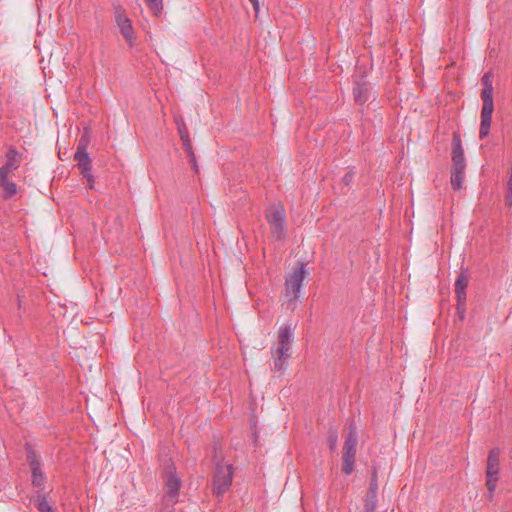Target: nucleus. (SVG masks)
Wrapping results in <instances>:
<instances>
[{
  "label": "nucleus",
  "mask_w": 512,
  "mask_h": 512,
  "mask_svg": "<svg viewBox=\"0 0 512 512\" xmlns=\"http://www.w3.org/2000/svg\"><path fill=\"white\" fill-rule=\"evenodd\" d=\"M294 340V332L291 324H284L278 331L276 347L271 348L273 370L283 372L288 366L291 357V347Z\"/></svg>",
  "instance_id": "f257e3e1"
},
{
  "label": "nucleus",
  "mask_w": 512,
  "mask_h": 512,
  "mask_svg": "<svg viewBox=\"0 0 512 512\" xmlns=\"http://www.w3.org/2000/svg\"><path fill=\"white\" fill-rule=\"evenodd\" d=\"M491 78H492L491 73L487 72L482 76V79H481L484 87L481 92L483 106H482V110H481V123H480V129H479L480 139H484L489 135L491 122H492V114L494 111L493 85H492Z\"/></svg>",
  "instance_id": "f03ea898"
},
{
  "label": "nucleus",
  "mask_w": 512,
  "mask_h": 512,
  "mask_svg": "<svg viewBox=\"0 0 512 512\" xmlns=\"http://www.w3.org/2000/svg\"><path fill=\"white\" fill-rule=\"evenodd\" d=\"M357 445V429L351 424L348 428L342 450V472L346 475H350L354 470Z\"/></svg>",
  "instance_id": "7ed1b4c3"
},
{
  "label": "nucleus",
  "mask_w": 512,
  "mask_h": 512,
  "mask_svg": "<svg viewBox=\"0 0 512 512\" xmlns=\"http://www.w3.org/2000/svg\"><path fill=\"white\" fill-rule=\"evenodd\" d=\"M234 475V467L232 464L216 465L213 475V495L217 498L222 497L231 487Z\"/></svg>",
  "instance_id": "20e7f679"
},
{
  "label": "nucleus",
  "mask_w": 512,
  "mask_h": 512,
  "mask_svg": "<svg viewBox=\"0 0 512 512\" xmlns=\"http://www.w3.org/2000/svg\"><path fill=\"white\" fill-rule=\"evenodd\" d=\"M500 449L495 447L488 453L486 463V487L489 492V499L493 498L497 487L500 473Z\"/></svg>",
  "instance_id": "39448f33"
},
{
  "label": "nucleus",
  "mask_w": 512,
  "mask_h": 512,
  "mask_svg": "<svg viewBox=\"0 0 512 512\" xmlns=\"http://www.w3.org/2000/svg\"><path fill=\"white\" fill-rule=\"evenodd\" d=\"M305 268L304 264L301 263L300 266L292 271L289 276L286 278L285 289L286 296L289 294L292 295L290 300H295L298 297V293L300 292L302 282L305 278Z\"/></svg>",
  "instance_id": "423d86ee"
},
{
  "label": "nucleus",
  "mask_w": 512,
  "mask_h": 512,
  "mask_svg": "<svg viewBox=\"0 0 512 512\" xmlns=\"http://www.w3.org/2000/svg\"><path fill=\"white\" fill-rule=\"evenodd\" d=\"M115 21L125 40L132 45L134 39V31L131 20L125 15L124 10L120 6L115 7Z\"/></svg>",
  "instance_id": "0eeeda50"
},
{
  "label": "nucleus",
  "mask_w": 512,
  "mask_h": 512,
  "mask_svg": "<svg viewBox=\"0 0 512 512\" xmlns=\"http://www.w3.org/2000/svg\"><path fill=\"white\" fill-rule=\"evenodd\" d=\"M469 282V276L464 271H462L456 282H455V294L457 297V309L458 313L460 314L461 318L464 314V306L466 302V288L468 286Z\"/></svg>",
  "instance_id": "6e6552de"
},
{
  "label": "nucleus",
  "mask_w": 512,
  "mask_h": 512,
  "mask_svg": "<svg viewBox=\"0 0 512 512\" xmlns=\"http://www.w3.org/2000/svg\"><path fill=\"white\" fill-rule=\"evenodd\" d=\"M371 84L364 75L354 80L353 96L357 104L362 105L369 100Z\"/></svg>",
  "instance_id": "1a4fd4ad"
},
{
  "label": "nucleus",
  "mask_w": 512,
  "mask_h": 512,
  "mask_svg": "<svg viewBox=\"0 0 512 512\" xmlns=\"http://www.w3.org/2000/svg\"><path fill=\"white\" fill-rule=\"evenodd\" d=\"M452 167L457 168H466V161L464 156V149L462 146V141L460 134L458 132H454L452 135Z\"/></svg>",
  "instance_id": "9d476101"
},
{
  "label": "nucleus",
  "mask_w": 512,
  "mask_h": 512,
  "mask_svg": "<svg viewBox=\"0 0 512 512\" xmlns=\"http://www.w3.org/2000/svg\"><path fill=\"white\" fill-rule=\"evenodd\" d=\"M14 174L0 172V189L1 198L3 200H9L14 198L18 193V186L12 180Z\"/></svg>",
  "instance_id": "9b49d317"
},
{
  "label": "nucleus",
  "mask_w": 512,
  "mask_h": 512,
  "mask_svg": "<svg viewBox=\"0 0 512 512\" xmlns=\"http://www.w3.org/2000/svg\"><path fill=\"white\" fill-rule=\"evenodd\" d=\"M6 162L0 167V172L14 174L22 162V154L15 148L10 147L5 153Z\"/></svg>",
  "instance_id": "f8f14e48"
},
{
  "label": "nucleus",
  "mask_w": 512,
  "mask_h": 512,
  "mask_svg": "<svg viewBox=\"0 0 512 512\" xmlns=\"http://www.w3.org/2000/svg\"><path fill=\"white\" fill-rule=\"evenodd\" d=\"M166 492L164 495L165 501L177 502L179 496V489L181 487V480L172 471H166Z\"/></svg>",
  "instance_id": "ddd939ff"
},
{
  "label": "nucleus",
  "mask_w": 512,
  "mask_h": 512,
  "mask_svg": "<svg viewBox=\"0 0 512 512\" xmlns=\"http://www.w3.org/2000/svg\"><path fill=\"white\" fill-rule=\"evenodd\" d=\"M74 160L81 169V173L91 171V158L86 151V143L83 142V139L80 140L77 146V150L74 154Z\"/></svg>",
  "instance_id": "4468645a"
},
{
  "label": "nucleus",
  "mask_w": 512,
  "mask_h": 512,
  "mask_svg": "<svg viewBox=\"0 0 512 512\" xmlns=\"http://www.w3.org/2000/svg\"><path fill=\"white\" fill-rule=\"evenodd\" d=\"M267 221L270 224L285 223V212L282 206L271 207L266 214Z\"/></svg>",
  "instance_id": "2eb2a0df"
},
{
  "label": "nucleus",
  "mask_w": 512,
  "mask_h": 512,
  "mask_svg": "<svg viewBox=\"0 0 512 512\" xmlns=\"http://www.w3.org/2000/svg\"><path fill=\"white\" fill-rule=\"evenodd\" d=\"M466 168L451 167V185L454 190H459L462 187Z\"/></svg>",
  "instance_id": "dca6fc26"
},
{
  "label": "nucleus",
  "mask_w": 512,
  "mask_h": 512,
  "mask_svg": "<svg viewBox=\"0 0 512 512\" xmlns=\"http://www.w3.org/2000/svg\"><path fill=\"white\" fill-rule=\"evenodd\" d=\"M36 508L40 512H56L55 509L47 502L46 496L42 491L37 492Z\"/></svg>",
  "instance_id": "f3484780"
},
{
  "label": "nucleus",
  "mask_w": 512,
  "mask_h": 512,
  "mask_svg": "<svg viewBox=\"0 0 512 512\" xmlns=\"http://www.w3.org/2000/svg\"><path fill=\"white\" fill-rule=\"evenodd\" d=\"M32 470V484L35 486V487H42L43 484H44V480H45V477H44V474L41 470V465L39 466H35L33 468H31Z\"/></svg>",
  "instance_id": "a211bd4d"
},
{
  "label": "nucleus",
  "mask_w": 512,
  "mask_h": 512,
  "mask_svg": "<svg viewBox=\"0 0 512 512\" xmlns=\"http://www.w3.org/2000/svg\"><path fill=\"white\" fill-rule=\"evenodd\" d=\"M377 494L366 493L363 512H375Z\"/></svg>",
  "instance_id": "6ab92c4d"
},
{
  "label": "nucleus",
  "mask_w": 512,
  "mask_h": 512,
  "mask_svg": "<svg viewBox=\"0 0 512 512\" xmlns=\"http://www.w3.org/2000/svg\"><path fill=\"white\" fill-rule=\"evenodd\" d=\"M269 226L272 236L276 240H283L285 238V223L270 224Z\"/></svg>",
  "instance_id": "aec40b11"
},
{
  "label": "nucleus",
  "mask_w": 512,
  "mask_h": 512,
  "mask_svg": "<svg viewBox=\"0 0 512 512\" xmlns=\"http://www.w3.org/2000/svg\"><path fill=\"white\" fill-rule=\"evenodd\" d=\"M178 132L183 143L184 150L190 149L192 147V143L189 137V132L187 127L183 125L178 126Z\"/></svg>",
  "instance_id": "412c9836"
},
{
  "label": "nucleus",
  "mask_w": 512,
  "mask_h": 512,
  "mask_svg": "<svg viewBox=\"0 0 512 512\" xmlns=\"http://www.w3.org/2000/svg\"><path fill=\"white\" fill-rule=\"evenodd\" d=\"M148 8L155 16H159L163 10V0H144Z\"/></svg>",
  "instance_id": "4be33fe9"
},
{
  "label": "nucleus",
  "mask_w": 512,
  "mask_h": 512,
  "mask_svg": "<svg viewBox=\"0 0 512 512\" xmlns=\"http://www.w3.org/2000/svg\"><path fill=\"white\" fill-rule=\"evenodd\" d=\"M26 452H27V460L29 462L30 468H33L36 465L37 466L41 465L35 451L33 450V448L30 445H27Z\"/></svg>",
  "instance_id": "5701e85b"
},
{
  "label": "nucleus",
  "mask_w": 512,
  "mask_h": 512,
  "mask_svg": "<svg viewBox=\"0 0 512 512\" xmlns=\"http://www.w3.org/2000/svg\"><path fill=\"white\" fill-rule=\"evenodd\" d=\"M505 204L508 207H512V172L510 173V177L507 182V191L505 194Z\"/></svg>",
  "instance_id": "b1692460"
},
{
  "label": "nucleus",
  "mask_w": 512,
  "mask_h": 512,
  "mask_svg": "<svg viewBox=\"0 0 512 512\" xmlns=\"http://www.w3.org/2000/svg\"><path fill=\"white\" fill-rule=\"evenodd\" d=\"M185 152H186V154H187V156L189 158V162L191 164L192 169L195 172H198V165H197V162H196V156L194 154L193 148L191 147L190 149H186Z\"/></svg>",
  "instance_id": "393cba45"
},
{
  "label": "nucleus",
  "mask_w": 512,
  "mask_h": 512,
  "mask_svg": "<svg viewBox=\"0 0 512 512\" xmlns=\"http://www.w3.org/2000/svg\"><path fill=\"white\" fill-rule=\"evenodd\" d=\"M377 490H378L377 474H376V471H374L372 478L370 480V484H369L367 493L377 494Z\"/></svg>",
  "instance_id": "a878e982"
},
{
  "label": "nucleus",
  "mask_w": 512,
  "mask_h": 512,
  "mask_svg": "<svg viewBox=\"0 0 512 512\" xmlns=\"http://www.w3.org/2000/svg\"><path fill=\"white\" fill-rule=\"evenodd\" d=\"M354 175H355L354 171H352V170L348 171V172H347V173L342 177V179H341V183H342L344 186L348 187V186L350 185V183L353 181V179H354Z\"/></svg>",
  "instance_id": "bb28decb"
},
{
  "label": "nucleus",
  "mask_w": 512,
  "mask_h": 512,
  "mask_svg": "<svg viewBox=\"0 0 512 512\" xmlns=\"http://www.w3.org/2000/svg\"><path fill=\"white\" fill-rule=\"evenodd\" d=\"M176 503L177 502L165 501V499H164L163 506L161 507L159 512H174L175 511L174 506Z\"/></svg>",
  "instance_id": "cd10ccee"
},
{
  "label": "nucleus",
  "mask_w": 512,
  "mask_h": 512,
  "mask_svg": "<svg viewBox=\"0 0 512 512\" xmlns=\"http://www.w3.org/2000/svg\"><path fill=\"white\" fill-rule=\"evenodd\" d=\"M83 175L84 178L87 179L88 181V188L92 189L94 187V177L93 175L89 172H84V173H81Z\"/></svg>",
  "instance_id": "c85d7f7f"
},
{
  "label": "nucleus",
  "mask_w": 512,
  "mask_h": 512,
  "mask_svg": "<svg viewBox=\"0 0 512 512\" xmlns=\"http://www.w3.org/2000/svg\"><path fill=\"white\" fill-rule=\"evenodd\" d=\"M336 444H337V435L336 434L330 435V437H329L330 449L333 450L336 447Z\"/></svg>",
  "instance_id": "c756f323"
},
{
  "label": "nucleus",
  "mask_w": 512,
  "mask_h": 512,
  "mask_svg": "<svg viewBox=\"0 0 512 512\" xmlns=\"http://www.w3.org/2000/svg\"><path fill=\"white\" fill-rule=\"evenodd\" d=\"M254 8L255 14L257 15L259 13L260 4L259 0H249Z\"/></svg>",
  "instance_id": "7c9ffc66"
}]
</instances>
